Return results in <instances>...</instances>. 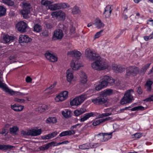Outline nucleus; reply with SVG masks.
Wrapping results in <instances>:
<instances>
[{"label":"nucleus","instance_id":"1","mask_svg":"<svg viewBox=\"0 0 153 153\" xmlns=\"http://www.w3.org/2000/svg\"><path fill=\"white\" fill-rule=\"evenodd\" d=\"M113 91L111 89H107L103 93L99 94L96 98L92 99L91 101L94 104L97 105H101L104 104L107 101V96L112 94Z\"/></svg>","mask_w":153,"mask_h":153},{"label":"nucleus","instance_id":"2","mask_svg":"<svg viewBox=\"0 0 153 153\" xmlns=\"http://www.w3.org/2000/svg\"><path fill=\"white\" fill-rule=\"evenodd\" d=\"M68 55L75 57L71 62V66L73 70H78L81 67L80 64L78 63V58L81 55L80 52L77 51H73L68 52Z\"/></svg>","mask_w":153,"mask_h":153},{"label":"nucleus","instance_id":"3","mask_svg":"<svg viewBox=\"0 0 153 153\" xmlns=\"http://www.w3.org/2000/svg\"><path fill=\"white\" fill-rule=\"evenodd\" d=\"M99 59L95 60L96 61L91 64V67L94 70L100 71L107 68L108 67L107 62L105 61Z\"/></svg>","mask_w":153,"mask_h":153},{"label":"nucleus","instance_id":"4","mask_svg":"<svg viewBox=\"0 0 153 153\" xmlns=\"http://www.w3.org/2000/svg\"><path fill=\"white\" fill-rule=\"evenodd\" d=\"M134 91L132 89L127 90L125 93L123 97L120 101V104L124 105L127 103L131 102L134 100L133 97L131 95V93H133Z\"/></svg>","mask_w":153,"mask_h":153},{"label":"nucleus","instance_id":"5","mask_svg":"<svg viewBox=\"0 0 153 153\" xmlns=\"http://www.w3.org/2000/svg\"><path fill=\"white\" fill-rule=\"evenodd\" d=\"M96 116H97L98 118H102L104 117H105V113L99 114V113L97 112H90L85 114L82 116L80 117V121L81 122H84L90 117H94Z\"/></svg>","mask_w":153,"mask_h":153},{"label":"nucleus","instance_id":"6","mask_svg":"<svg viewBox=\"0 0 153 153\" xmlns=\"http://www.w3.org/2000/svg\"><path fill=\"white\" fill-rule=\"evenodd\" d=\"M139 73H140L139 68L135 66L128 67L126 70V77H128L130 76H136Z\"/></svg>","mask_w":153,"mask_h":153},{"label":"nucleus","instance_id":"7","mask_svg":"<svg viewBox=\"0 0 153 153\" xmlns=\"http://www.w3.org/2000/svg\"><path fill=\"white\" fill-rule=\"evenodd\" d=\"M85 54L87 58L91 61L99 59V58H100L98 54L96 53L94 51H93L89 49H87L85 50Z\"/></svg>","mask_w":153,"mask_h":153},{"label":"nucleus","instance_id":"8","mask_svg":"<svg viewBox=\"0 0 153 153\" xmlns=\"http://www.w3.org/2000/svg\"><path fill=\"white\" fill-rule=\"evenodd\" d=\"M23 9L20 11L21 14L25 19H27L29 17L28 14L30 13L31 8L30 3H25L23 4Z\"/></svg>","mask_w":153,"mask_h":153},{"label":"nucleus","instance_id":"9","mask_svg":"<svg viewBox=\"0 0 153 153\" xmlns=\"http://www.w3.org/2000/svg\"><path fill=\"white\" fill-rule=\"evenodd\" d=\"M86 95L82 94L74 98L70 102L72 106H78L80 105L86 99Z\"/></svg>","mask_w":153,"mask_h":153},{"label":"nucleus","instance_id":"10","mask_svg":"<svg viewBox=\"0 0 153 153\" xmlns=\"http://www.w3.org/2000/svg\"><path fill=\"white\" fill-rule=\"evenodd\" d=\"M114 82V80L111 77L107 76H105L102 78L100 83L104 88L106 87L108 84H109L110 85H113Z\"/></svg>","mask_w":153,"mask_h":153},{"label":"nucleus","instance_id":"11","mask_svg":"<svg viewBox=\"0 0 153 153\" xmlns=\"http://www.w3.org/2000/svg\"><path fill=\"white\" fill-rule=\"evenodd\" d=\"M63 36V33L61 29L55 30L53 34L52 39L53 41L61 40Z\"/></svg>","mask_w":153,"mask_h":153},{"label":"nucleus","instance_id":"12","mask_svg":"<svg viewBox=\"0 0 153 153\" xmlns=\"http://www.w3.org/2000/svg\"><path fill=\"white\" fill-rule=\"evenodd\" d=\"M27 27V24L23 21H20L18 22L16 25V27L18 30L22 33L26 32Z\"/></svg>","mask_w":153,"mask_h":153},{"label":"nucleus","instance_id":"13","mask_svg":"<svg viewBox=\"0 0 153 153\" xmlns=\"http://www.w3.org/2000/svg\"><path fill=\"white\" fill-rule=\"evenodd\" d=\"M20 43H28L32 41V39L27 35H21L19 40Z\"/></svg>","mask_w":153,"mask_h":153},{"label":"nucleus","instance_id":"14","mask_svg":"<svg viewBox=\"0 0 153 153\" xmlns=\"http://www.w3.org/2000/svg\"><path fill=\"white\" fill-rule=\"evenodd\" d=\"M5 92L8 93L11 95H14L16 96L25 95V94L18 92L15 91L12 89L9 88L7 86L3 90Z\"/></svg>","mask_w":153,"mask_h":153},{"label":"nucleus","instance_id":"15","mask_svg":"<svg viewBox=\"0 0 153 153\" xmlns=\"http://www.w3.org/2000/svg\"><path fill=\"white\" fill-rule=\"evenodd\" d=\"M14 39V37L9 35L7 34H4L3 36V42L4 44L9 43L12 42Z\"/></svg>","mask_w":153,"mask_h":153},{"label":"nucleus","instance_id":"16","mask_svg":"<svg viewBox=\"0 0 153 153\" xmlns=\"http://www.w3.org/2000/svg\"><path fill=\"white\" fill-rule=\"evenodd\" d=\"M112 10L111 6L110 5H108L106 7L103 13L105 18H109L110 16Z\"/></svg>","mask_w":153,"mask_h":153},{"label":"nucleus","instance_id":"17","mask_svg":"<svg viewBox=\"0 0 153 153\" xmlns=\"http://www.w3.org/2000/svg\"><path fill=\"white\" fill-rule=\"evenodd\" d=\"M112 119L111 117H108L104 119L97 120H94L93 123L92 124L94 126H97L100 124L101 123H104L108 120H110Z\"/></svg>","mask_w":153,"mask_h":153},{"label":"nucleus","instance_id":"18","mask_svg":"<svg viewBox=\"0 0 153 153\" xmlns=\"http://www.w3.org/2000/svg\"><path fill=\"white\" fill-rule=\"evenodd\" d=\"M55 142L52 141L48 144H45L39 147V149L41 150L44 151L48 149L49 147L52 146H55Z\"/></svg>","mask_w":153,"mask_h":153},{"label":"nucleus","instance_id":"19","mask_svg":"<svg viewBox=\"0 0 153 153\" xmlns=\"http://www.w3.org/2000/svg\"><path fill=\"white\" fill-rule=\"evenodd\" d=\"M80 83L81 84H85L87 82V76L85 73L81 71L80 73Z\"/></svg>","mask_w":153,"mask_h":153},{"label":"nucleus","instance_id":"20","mask_svg":"<svg viewBox=\"0 0 153 153\" xmlns=\"http://www.w3.org/2000/svg\"><path fill=\"white\" fill-rule=\"evenodd\" d=\"M42 132L41 128L38 129H32L30 130V134L31 136H37L40 135Z\"/></svg>","mask_w":153,"mask_h":153},{"label":"nucleus","instance_id":"21","mask_svg":"<svg viewBox=\"0 0 153 153\" xmlns=\"http://www.w3.org/2000/svg\"><path fill=\"white\" fill-rule=\"evenodd\" d=\"M66 73L67 80L69 82H71L74 78L73 71H71V70L68 69L67 70Z\"/></svg>","mask_w":153,"mask_h":153},{"label":"nucleus","instance_id":"22","mask_svg":"<svg viewBox=\"0 0 153 153\" xmlns=\"http://www.w3.org/2000/svg\"><path fill=\"white\" fill-rule=\"evenodd\" d=\"M151 63H149L144 65L142 68L140 70V74L144 75L146 73L147 70L149 68Z\"/></svg>","mask_w":153,"mask_h":153},{"label":"nucleus","instance_id":"23","mask_svg":"<svg viewBox=\"0 0 153 153\" xmlns=\"http://www.w3.org/2000/svg\"><path fill=\"white\" fill-rule=\"evenodd\" d=\"M11 108L12 109L16 111H20L22 110L24 108L23 106L15 104L13 105H11Z\"/></svg>","mask_w":153,"mask_h":153},{"label":"nucleus","instance_id":"24","mask_svg":"<svg viewBox=\"0 0 153 153\" xmlns=\"http://www.w3.org/2000/svg\"><path fill=\"white\" fill-rule=\"evenodd\" d=\"M112 68L116 73H121L125 70L123 68L115 64L113 66Z\"/></svg>","mask_w":153,"mask_h":153},{"label":"nucleus","instance_id":"25","mask_svg":"<svg viewBox=\"0 0 153 153\" xmlns=\"http://www.w3.org/2000/svg\"><path fill=\"white\" fill-rule=\"evenodd\" d=\"M75 133V132L74 130L65 131L59 134V136L62 137L67 135H71L74 134Z\"/></svg>","mask_w":153,"mask_h":153},{"label":"nucleus","instance_id":"26","mask_svg":"<svg viewBox=\"0 0 153 153\" xmlns=\"http://www.w3.org/2000/svg\"><path fill=\"white\" fill-rule=\"evenodd\" d=\"M3 3L9 6H13L14 9H16L17 7L14 5V2L11 0H1Z\"/></svg>","mask_w":153,"mask_h":153},{"label":"nucleus","instance_id":"27","mask_svg":"<svg viewBox=\"0 0 153 153\" xmlns=\"http://www.w3.org/2000/svg\"><path fill=\"white\" fill-rule=\"evenodd\" d=\"M14 146L9 145L0 144V150H7L8 149H11Z\"/></svg>","mask_w":153,"mask_h":153},{"label":"nucleus","instance_id":"28","mask_svg":"<svg viewBox=\"0 0 153 153\" xmlns=\"http://www.w3.org/2000/svg\"><path fill=\"white\" fill-rule=\"evenodd\" d=\"M86 111V110L84 108H81L79 109H77L75 110L74 114L76 116H78L79 115L84 113Z\"/></svg>","mask_w":153,"mask_h":153},{"label":"nucleus","instance_id":"29","mask_svg":"<svg viewBox=\"0 0 153 153\" xmlns=\"http://www.w3.org/2000/svg\"><path fill=\"white\" fill-rule=\"evenodd\" d=\"M113 132H110V133H103V136L104 137V142L108 140L112 137V133Z\"/></svg>","mask_w":153,"mask_h":153},{"label":"nucleus","instance_id":"30","mask_svg":"<svg viewBox=\"0 0 153 153\" xmlns=\"http://www.w3.org/2000/svg\"><path fill=\"white\" fill-rule=\"evenodd\" d=\"M96 27L98 29L100 28L103 27L104 25L101 22V21L99 19H96L95 20V22L94 24Z\"/></svg>","mask_w":153,"mask_h":153},{"label":"nucleus","instance_id":"31","mask_svg":"<svg viewBox=\"0 0 153 153\" xmlns=\"http://www.w3.org/2000/svg\"><path fill=\"white\" fill-rule=\"evenodd\" d=\"M57 122V119L55 117H51L48 118L46 120L47 123H54Z\"/></svg>","mask_w":153,"mask_h":153},{"label":"nucleus","instance_id":"32","mask_svg":"<svg viewBox=\"0 0 153 153\" xmlns=\"http://www.w3.org/2000/svg\"><path fill=\"white\" fill-rule=\"evenodd\" d=\"M153 84L151 80L148 81L145 84V88L148 91H150L151 90V85Z\"/></svg>","mask_w":153,"mask_h":153},{"label":"nucleus","instance_id":"33","mask_svg":"<svg viewBox=\"0 0 153 153\" xmlns=\"http://www.w3.org/2000/svg\"><path fill=\"white\" fill-rule=\"evenodd\" d=\"M95 138L97 140L101 142H104V137L103 136V133H100L99 134L95 136Z\"/></svg>","mask_w":153,"mask_h":153},{"label":"nucleus","instance_id":"34","mask_svg":"<svg viewBox=\"0 0 153 153\" xmlns=\"http://www.w3.org/2000/svg\"><path fill=\"white\" fill-rule=\"evenodd\" d=\"M19 128L16 126H14L10 128L9 131L10 134H16V132L19 131Z\"/></svg>","mask_w":153,"mask_h":153},{"label":"nucleus","instance_id":"35","mask_svg":"<svg viewBox=\"0 0 153 153\" xmlns=\"http://www.w3.org/2000/svg\"><path fill=\"white\" fill-rule=\"evenodd\" d=\"M55 100L57 102H60L63 101L65 100L63 96V95L61 93L57 96L55 98Z\"/></svg>","mask_w":153,"mask_h":153},{"label":"nucleus","instance_id":"36","mask_svg":"<svg viewBox=\"0 0 153 153\" xmlns=\"http://www.w3.org/2000/svg\"><path fill=\"white\" fill-rule=\"evenodd\" d=\"M6 13V9L3 6H0V17L4 16Z\"/></svg>","mask_w":153,"mask_h":153},{"label":"nucleus","instance_id":"37","mask_svg":"<svg viewBox=\"0 0 153 153\" xmlns=\"http://www.w3.org/2000/svg\"><path fill=\"white\" fill-rule=\"evenodd\" d=\"M59 4L60 9H65L70 7V5L68 4L65 3H61Z\"/></svg>","mask_w":153,"mask_h":153},{"label":"nucleus","instance_id":"38","mask_svg":"<svg viewBox=\"0 0 153 153\" xmlns=\"http://www.w3.org/2000/svg\"><path fill=\"white\" fill-rule=\"evenodd\" d=\"M100 145V143H89V149L95 148Z\"/></svg>","mask_w":153,"mask_h":153},{"label":"nucleus","instance_id":"39","mask_svg":"<svg viewBox=\"0 0 153 153\" xmlns=\"http://www.w3.org/2000/svg\"><path fill=\"white\" fill-rule=\"evenodd\" d=\"M80 12V10L79 8L76 6H75L72 9V13L73 14H76Z\"/></svg>","mask_w":153,"mask_h":153},{"label":"nucleus","instance_id":"40","mask_svg":"<svg viewBox=\"0 0 153 153\" xmlns=\"http://www.w3.org/2000/svg\"><path fill=\"white\" fill-rule=\"evenodd\" d=\"M79 148L81 149H89V143H86L79 146Z\"/></svg>","mask_w":153,"mask_h":153},{"label":"nucleus","instance_id":"41","mask_svg":"<svg viewBox=\"0 0 153 153\" xmlns=\"http://www.w3.org/2000/svg\"><path fill=\"white\" fill-rule=\"evenodd\" d=\"M60 13V10L57 11L52 13L51 15L53 18L57 17L59 16V15Z\"/></svg>","mask_w":153,"mask_h":153},{"label":"nucleus","instance_id":"42","mask_svg":"<svg viewBox=\"0 0 153 153\" xmlns=\"http://www.w3.org/2000/svg\"><path fill=\"white\" fill-rule=\"evenodd\" d=\"M33 28L34 31L37 32H39L41 30V26L38 24H35Z\"/></svg>","mask_w":153,"mask_h":153},{"label":"nucleus","instance_id":"43","mask_svg":"<svg viewBox=\"0 0 153 153\" xmlns=\"http://www.w3.org/2000/svg\"><path fill=\"white\" fill-rule=\"evenodd\" d=\"M1 76V70H0V88H1L2 89L4 90L7 86V85L1 82V79L2 78Z\"/></svg>","mask_w":153,"mask_h":153},{"label":"nucleus","instance_id":"44","mask_svg":"<svg viewBox=\"0 0 153 153\" xmlns=\"http://www.w3.org/2000/svg\"><path fill=\"white\" fill-rule=\"evenodd\" d=\"M59 4H55L51 7V9L52 10H55L60 9Z\"/></svg>","mask_w":153,"mask_h":153},{"label":"nucleus","instance_id":"45","mask_svg":"<svg viewBox=\"0 0 153 153\" xmlns=\"http://www.w3.org/2000/svg\"><path fill=\"white\" fill-rule=\"evenodd\" d=\"M41 4L44 6H47L50 4V2L47 0H42L41 1Z\"/></svg>","mask_w":153,"mask_h":153},{"label":"nucleus","instance_id":"46","mask_svg":"<svg viewBox=\"0 0 153 153\" xmlns=\"http://www.w3.org/2000/svg\"><path fill=\"white\" fill-rule=\"evenodd\" d=\"M52 54L50 53L49 51H48L45 54V56L46 58L49 60L51 58Z\"/></svg>","mask_w":153,"mask_h":153},{"label":"nucleus","instance_id":"47","mask_svg":"<svg viewBox=\"0 0 153 153\" xmlns=\"http://www.w3.org/2000/svg\"><path fill=\"white\" fill-rule=\"evenodd\" d=\"M49 60L52 62H55L57 61V58L56 56L52 54Z\"/></svg>","mask_w":153,"mask_h":153},{"label":"nucleus","instance_id":"48","mask_svg":"<svg viewBox=\"0 0 153 153\" xmlns=\"http://www.w3.org/2000/svg\"><path fill=\"white\" fill-rule=\"evenodd\" d=\"M48 106L45 105H42L40 108V110L42 111H44L48 110Z\"/></svg>","mask_w":153,"mask_h":153},{"label":"nucleus","instance_id":"49","mask_svg":"<svg viewBox=\"0 0 153 153\" xmlns=\"http://www.w3.org/2000/svg\"><path fill=\"white\" fill-rule=\"evenodd\" d=\"M144 102H151L153 101V95L150 96L149 97L144 100Z\"/></svg>","mask_w":153,"mask_h":153},{"label":"nucleus","instance_id":"50","mask_svg":"<svg viewBox=\"0 0 153 153\" xmlns=\"http://www.w3.org/2000/svg\"><path fill=\"white\" fill-rule=\"evenodd\" d=\"M142 136V134L140 133H136L132 135V136H134V137H133V138L134 137L136 139H138L140 138Z\"/></svg>","mask_w":153,"mask_h":153},{"label":"nucleus","instance_id":"51","mask_svg":"<svg viewBox=\"0 0 153 153\" xmlns=\"http://www.w3.org/2000/svg\"><path fill=\"white\" fill-rule=\"evenodd\" d=\"M103 30H101L100 31L97 32L95 35V38H97L100 37L101 35V33L103 32Z\"/></svg>","mask_w":153,"mask_h":153},{"label":"nucleus","instance_id":"52","mask_svg":"<svg viewBox=\"0 0 153 153\" xmlns=\"http://www.w3.org/2000/svg\"><path fill=\"white\" fill-rule=\"evenodd\" d=\"M62 113L64 117L66 118L68 117L70 114V111H67L65 112L64 111H62Z\"/></svg>","mask_w":153,"mask_h":153},{"label":"nucleus","instance_id":"53","mask_svg":"<svg viewBox=\"0 0 153 153\" xmlns=\"http://www.w3.org/2000/svg\"><path fill=\"white\" fill-rule=\"evenodd\" d=\"M68 93L67 91H63L62 93H61L63 95V96L65 100L68 97Z\"/></svg>","mask_w":153,"mask_h":153},{"label":"nucleus","instance_id":"54","mask_svg":"<svg viewBox=\"0 0 153 153\" xmlns=\"http://www.w3.org/2000/svg\"><path fill=\"white\" fill-rule=\"evenodd\" d=\"M14 100L15 102H18L22 103L24 102L25 101V100L23 99H20L18 98H16L14 99Z\"/></svg>","mask_w":153,"mask_h":153},{"label":"nucleus","instance_id":"55","mask_svg":"<svg viewBox=\"0 0 153 153\" xmlns=\"http://www.w3.org/2000/svg\"><path fill=\"white\" fill-rule=\"evenodd\" d=\"M82 125V124H81V123H80V124H76L75 125L72 126L70 128V129L71 130V131L73 130L74 128H77V126H79V127H80Z\"/></svg>","mask_w":153,"mask_h":153},{"label":"nucleus","instance_id":"56","mask_svg":"<svg viewBox=\"0 0 153 153\" xmlns=\"http://www.w3.org/2000/svg\"><path fill=\"white\" fill-rule=\"evenodd\" d=\"M103 87L101 85V84L100 83V84L98 85L95 87L96 90L97 91H100L102 88H103Z\"/></svg>","mask_w":153,"mask_h":153},{"label":"nucleus","instance_id":"57","mask_svg":"<svg viewBox=\"0 0 153 153\" xmlns=\"http://www.w3.org/2000/svg\"><path fill=\"white\" fill-rule=\"evenodd\" d=\"M30 130L28 131L27 132H26L25 131H22V134L24 135H30Z\"/></svg>","mask_w":153,"mask_h":153},{"label":"nucleus","instance_id":"58","mask_svg":"<svg viewBox=\"0 0 153 153\" xmlns=\"http://www.w3.org/2000/svg\"><path fill=\"white\" fill-rule=\"evenodd\" d=\"M58 134V133L56 131H55L50 134L51 135V138H52L56 136Z\"/></svg>","mask_w":153,"mask_h":153},{"label":"nucleus","instance_id":"59","mask_svg":"<svg viewBox=\"0 0 153 153\" xmlns=\"http://www.w3.org/2000/svg\"><path fill=\"white\" fill-rule=\"evenodd\" d=\"M60 12L61 13L59 16L62 19H64L65 18V13L61 10H60Z\"/></svg>","mask_w":153,"mask_h":153},{"label":"nucleus","instance_id":"60","mask_svg":"<svg viewBox=\"0 0 153 153\" xmlns=\"http://www.w3.org/2000/svg\"><path fill=\"white\" fill-rule=\"evenodd\" d=\"M137 92L139 94H141L142 93V91L140 86L138 87L137 90Z\"/></svg>","mask_w":153,"mask_h":153},{"label":"nucleus","instance_id":"61","mask_svg":"<svg viewBox=\"0 0 153 153\" xmlns=\"http://www.w3.org/2000/svg\"><path fill=\"white\" fill-rule=\"evenodd\" d=\"M26 81L27 82H31L32 79L29 76H27L25 79Z\"/></svg>","mask_w":153,"mask_h":153},{"label":"nucleus","instance_id":"62","mask_svg":"<svg viewBox=\"0 0 153 153\" xmlns=\"http://www.w3.org/2000/svg\"><path fill=\"white\" fill-rule=\"evenodd\" d=\"M56 82H55L53 85H51L49 87L47 88V90H48V89H53L54 87L56 85Z\"/></svg>","mask_w":153,"mask_h":153},{"label":"nucleus","instance_id":"63","mask_svg":"<svg viewBox=\"0 0 153 153\" xmlns=\"http://www.w3.org/2000/svg\"><path fill=\"white\" fill-rule=\"evenodd\" d=\"M75 27L72 26L70 30V33L71 34H74L75 33Z\"/></svg>","mask_w":153,"mask_h":153},{"label":"nucleus","instance_id":"64","mask_svg":"<svg viewBox=\"0 0 153 153\" xmlns=\"http://www.w3.org/2000/svg\"><path fill=\"white\" fill-rule=\"evenodd\" d=\"M47 28L51 29L53 27V26L52 24L51 23H48L46 25Z\"/></svg>","mask_w":153,"mask_h":153}]
</instances>
